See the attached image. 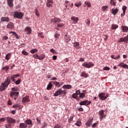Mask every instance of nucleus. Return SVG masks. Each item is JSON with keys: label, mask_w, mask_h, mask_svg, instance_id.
<instances>
[{"label": "nucleus", "mask_w": 128, "mask_h": 128, "mask_svg": "<svg viewBox=\"0 0 128 128\" xmlns=\"http://www.w3.org/2000/svg\"><path fill=\"white\" fill-rule=\"evenodd\" d=\"M84 4H86V6H88V8L92 7V4H90V2L86 1Z\"/></svg>", "instance_id": "34"}, {"label": "nucleus", "mask_w": 128, "mask_h": 128, "mask_svg": "<svg viewBox=\"0 0 128 128\" xmlns=\"http://www.w3.org/2000/svg\"><path fill=\"white\" fill-rule=\"evenodd\" d=\"M10 34H16L15 38H16V40H18L20 37H18V35L16 34V32H10Z\"/></svg>", "instance_id": "38"}, {"label": "nucleus", "mask_w": 128, "mask_h": 128, "mask_svg": "<svg viewBox=\"0 0 128 128\" xmlns=\"http://www.w3.org/2000/svg\"><path fill=\"white\" fill-rule=\"evenodd\" d=\"M10 84V77H7L4 82L1 84L0 86V92H3L6 88H8L9 84Z\"/></svg>", "instance_id": "1"}, {"label": "nucleus", "mask_w": 128, "mask_h": 128, "mask_svg": "<svg viewBox=\"0 0 128 128\" xmlns=\"http://www.w3.org/2000/svg\"><path fill=\"white\" fill-rule=\"evenodd\" d=\"M118 28V25L114 24L112 26V30H116Z\"/></svg>", "instance_id": "36"}, {"label": "nucleus", "mask_w": 128, "mask_h": 128, "mask_svg": "<svg viewBox=\"0 0 128 128\" xmlns=\"http://www.w3.org/2000/svg\"><path fill=\"white\" fill-rule=\"evenodd\" d=\"M120 55H118L117 56H115L114 55H112L111 58H113L114 60H118L120 58Z\"/></svg>", "instance_id": "30"}, {"label": "nucleus", "mask_w": 128, "mask_h": 128, "mask_svg": "<svg viewBox=\"0 0 128 128\" xmlns=\"http://www.w3.org/2000/svg\"><path fill=\"white\" fill-rule=\"evenodd\" d=\"M121 28H122V32H128V27L126 26H122L121 27Z\"/></svg>", "instance_id": "23"}, {"label": "nucleus", "mask_w": 128, "mask_h": 128, "mask_svg": "<svg viewBox=\"0 0 128 128\" xmlns=\"http://www.w3.org/2000/svg\"><path fill=\"white\" fill-rule=\"evenodd\" d=\"M62 94V88L58 90L54 94V96H58Z\"/></svg>", "instance_id": "12"}, {"label": "nucleus", "mask_w": 128, "mask_h": 128, "mask_svg": "<svg viewBox=\"0 0 128 128\" xmlns=\"http://www.w3.org/2000/svg\"><path fill=\"white\" fill-rule=\"evenodd\" d=\"M11 56H12V53H8L6 56L5 58L7 60H9Z\"/></svg>", "instance_id": "26"}, {"label": "nucleus", "mask_w": 128, "mask_h": 128, "mask_svg": "<svg viewBox=\"0 0 128 128\" xmlns=\"http://www.w3.org/2000/svg\"><path fill=\"white\" fill-rule=\"evenodd\" d=\"M44 34L43 32H40L38 34V36L41 38H44V36H42Z\"/></svg>", "instance_id": "41"}, {"label": "nucleus", "mask_w": 128, "mask_h": 128, "mask_svg": "<svg viewBox=\"0 0 128 128\" xmlns=\"http://www.w3.org/2000/svg\"><path fill=\"white\" fill-rule=\"evenodd\" d=\"M24 32H27L28 34H32V28L30 27H26L24 29Z\"/></svg>", "instance_id": "19"}, {"label": "nucleus", "mask_w": 128, "mask_h": 128, "mask_svg": "<svg viewBox=\"0 0 128 128\" xmlns=\"http://www.w3.org/2000/svg\"><path fill=\"white\" fill-rule=\"evenodd\" d=\"M80 76L86 78H88V74H86V72H82L80 74Z\"/></svg>", "instance_id": "17"}, {"label": "nucleus", "mask_w": 128, "mask_h": 128, "mask_svg": "<svg viewBox=\"0 0 128 128\" xmlns=\"http://www.w3.org/2000/svg\"><path fill=\"white\" fill-rule=\"evenodd\" d=\"M12 92H18V88L17 87H14L11 89Z\"/></svg>", "instance_id": "39"}, {"label": "nucleus", "mask_w": 128, "mask_h": 128, "mask_svg": "<svg viewBox=\"0 0 128 128\" xmlns=\"http://www.w3.org/2000/svg\"><path fill=\"white\" fill-rule=\"evenodd\" d=\"M50 52H52L53 54H56V52L54 50V48H52L50 50Z\"/></svg>", "instance_id": "62"}, {"label": "nucleus", "mask_w": 128, "mask_h": 128, "mask_svg": "<svg viewBox=\"0 0 128 128\" xmlns=\"http://www.w3.org/2000/svg\"><path fill=\"white\" fill-rule=\"evenodd\" d=\"M28 126L24 124V123H20L19 125L20 128H27Z\"/></svg>", "instance_id": "28"}, {"label": "nucleus", "mask_w": 128, "mask_h": 128, "mask_svg": "<svg viewBox=\"0 0 128 128\" xmlns=\"http://www.w3.org/2000/svg\"><path fill=\"white\" fill-rule=\"evenodd\" d=\"M66 92H68L66 90H62V94H64V96H66Z\"/></svg>", "instance_id": "52"}, {"label": "nucleus", "mask_w": 128, "mask_h": 128, "mask_svg": "<svg viewBox=\"0 0 128 128\" xmlns=\"http://www.w3.org/2000/svg\"><path fill=\"white\" fill-rule=\"evenodd\" d=\"M102 10L104 12H106L108 10V6H102Z\"/></svg>", "instance_id": "49"}, {"label": "nucleus", "mask_w": 128, "mask_h": 128, "mask_svg": "<svg viewBox=\"0 0 128 128\" xmlns=\"http://www.w3.org/2000/svg\"><path fill=\"white\" fill-rule=\"evenodd\" d=\"M72 98L74 99L76 98H78V94L76 93L73 94L72 95Z\"/></svg>", "instance_id": "48"}, {"label": "nucleus", "mask_w": 128, "mask_h": 128, "mask_svg": "<svg viewBox=\"0 0 128 128\" xmlns=\"http://www.w3.org/2000/svg\"><path fill=\"white\" fill-rule=\"evenodd\" d=\"M78 110H79V112H82L84 110V108H78Z\"/></svg>", "instance_id": "64"}, {"label": "nucleus", "mask_w": 128, "mask_h": 128, "mask_svg": "<svg viewBox=\"0 0 128 128\" xmlns=\"http://www.w3.org/2000/svg\"><path fill=\"white\" fill-rule=\"evenodd\" d=\"M122 10H123V13L121 14V16L122 18V16H124V14H126V6H124Z\"/></svg>", "instance_id": "21"}, {"label": "nucleus", "mask_w": 128, "mask_h": 128, "mask_svg": "<svg viewBox=\"0 0 128 128\" xmlns=\"http://www.w3.org/2000/svg\"><path fill=\"white\" fill-rule=\"evenodd\" d=\"M92 104V102L90 100H85L84 101H82L79 102V104L80 106H90Z\"/></svg>", "instance_id": "7"}, {"label": "nucleus", "mask_w": 128, "mask_h": 128, "mask_svg": "<svg viewBox=\"0 0 128 128\" xmlns=\"http://www.w3.org/2000/svg\"><path fill=\"white\" fill-rule=\"evenodd\" d=\"M46 58V56L44 54H41L40 56H38V60H42Z\"/></svg>", "instance_id": "31"}, {"label": "nucleus", "mask_w": 128, "mask_h": 128, "mask_svg": "<svg viewBox=\"0 0 128 128\" xmlns=\"http://www.w3.org/2000/svg\"><path fill=\"white\" fill-rule=\"evenodd\" d=\"M7 2L10 8H12L14 6V0H7Z\"/></svg>", "instance_id": "18"}, {"label": "nucleus", "mask_w": 128, "mask_h": 128, "mask_svg": "<svg viewBox=\"0 0 128 128\" xmlns=\"http://www.w3.org/2000/svg\"><path fill=\"white\" fill-rule=\"evenodd\" d=\"M64 26V24L62 23L61 24H57V26H58V28H62V26Z\"/></svg>", "instance_id": "46"}, {"label": "nucleus", "mask_w": 128, "mask_h": 128, "mask_svg": "<svg viewBox=\"0 0 128 128\" xmlns=\"http://www.w3.org/2000/svg\"><path fill=\"white\" fill-rule=\"evenodd\" d=\"M6 28H9V30H12L14 28V25L12 22H10L6 26Z\"/></svg>", "instance_id": "11"}, {"label": "nucleus", "mask_w": 128, "mask_h": 128, "mask_svg": "<svg viewBox=\"0 0 128 128\" xmlns=\"http://www.w3.org/2000/svg\"><path fill=\"white\" fill-rule=\"evenodd\" d=\"M92 120H94V118L88 119V120L86 123V126H88V128H90V124H92Z\"/></svg>", "instance_id": "16"}, {"label": "nucleus", "mask_w": 128, "mask_h": 128, "mask_svg": "<svg viewBox=\"0 0 128 128\" xmlns=\"http://www.w3.org/2000/svg\"><path fill=\"white\" fill-rule=\"evenodd\" d=\"M98 116H100V120H102L104 118H106V114H104V110H101L99 111Z\"/></svg>", "instance_id": "6"}, {"label": "nucleus", "mask_w": 128, "mask_h": 128, "mask_svg": "<svg viewBox=\"0 0 128 128\" xmlns=\"http://www.w3.org/2000/svg\"><path fill=\"white\" fill-rule=\"evenodd\" d=\"M52 84H54L55 86H58V84H60V82L54 81L52 82Z\"/></svg>", "instance_id": "50"}, {"label": "nucleus", "mask_w": 128, "mask_h": 128, "mask_svg": "<svg viewBox=\"0 0 128 128\" xmlns=\"http://www.w3.org/2000/svg\"><path fill=\"white\" fill-rule=\"evenodd\" d=\"M54 128H62V126L60 124H56Z\"/></svg>", "instance_id": "45"}, {"label": "nucleus", "mask_w": 128, "mask_h": 128, "mask_svg": "<svg viewBox=\"0 0 128 128\" xmlns=\"http://www.w3.org/2000/svg\"><path fill=\"white\" fill-rule=\"evenodd\" d=\"M52 84L49 83L47 86L46 90H52Z\"/></svg>", "instance_id": "32"}, {"label": "nucleus", "mask_w": 128, "mask_h": 128, "mask_svg": "<svg viewBox=\"0 0 128 128\" xmlns=\"http://www.w3.org/2000/svg\"><path fill=\"white\" fill-rule=\"evenodd\" d=\"M86 96V94H84V93H80L79 98H84Z\"/></svg>", "instance_id": "44"}, {"label": "nucleus", "mask_w": 128, "mask_h": 128, "mask_svg": "<svg viewBox=\"0 0 128 128\" xmlns=\"http://www.w3.org/2000/svg\"><path fill=\"white\" fill-rule=\"evenodd\" d=\"M75 125L76 126H82V122H80V120H78L76 123H75Z\"/></svg>", "instance_id": "29"}, {"label": "nucleus", "mask_w": 128, "mask_h": 128, "mask_svg": "<svg viewBox=\"0 0 128 128\" xmlns=\"http://www.w3.org/2000/svg\"><path fill=\"white\" fill-rule=\"evenodd\" d=\"M118 42H128V34L125 38H120L118 40Z\"/></svg>", "instance_id": "9"}, {"label": "nucleus", "mask_w": 128, "mask_h": 128, "mask_svg": "<svg viewBox=\"0 0 128 128\" xmlns=\"http://www.w3.org/2000/svg\"><path fill=\"white\" fill-rule=\"evenodd\" d=\"M62 88H64V89L70 90L72 86V85L70 84H66V85H64Z\"/></svg>", "instance_id": "22"}, {"label": "nucleus", "mask_w": 128, "mask_h": 128, "mask_svg": "<svg viewBox=\"0 0 128 128\" xmlns=\"http://www.w3.org/2000/svg\"><path fill=\"white\" fill-rule=\"evenodd\" d=\"M6 120L8 124H16V120L12 118L7 117Z\"/></svg>", "instance_id": "10"}, {"label": "nucleus", "mask_w": 128, "mask_h": 128, "mask_svg": "<svg viewBox=\"0 0 128 128\" xmlns=\"http://www.w3.org/2000/svg\"><path fill=\"white\" fill-rule=\"evenodd\" d=\"M23 16H24V14H22V12H16L14 14V17L16 18H18L19 20L22 18Z\"/></svg>", "instance_id": "5"}, {"label": "nucleus", "mask_w": 128, "mask_h": 128, "mask_svg": "<svg viewBox=\"0 0 128 128\" xmlns=\"http://www.w3.org/2000/svg\"><path fill=\"white\" fill-rule=\"evenodd\" d=\"M52 22H54V24H60V22H62V20L58 18H54L52 20Z\"/></svg>", "instance_id": "13"}, {"label": "nucleus", "mask_w": 128, "mask_h": 128, "mask_svg": "<svg viewBox=\"0 0 128 128\" xmlns=\"http://www.w3.org/2000/svg\"><path fill=\"white\" fill-rule=\"evenodd\" d=\"M32 58H38V54H34L32 56Z\"/></svg>", "instance_id": "55"}, {"label": "nucleus", "mask_w": 128, "mask_h": 128, "mask_svg": "<svg viewBox=\"0 0 128 128\" xmlns=\"http://www.w3.org/2000/svg\"><path fill=\"white\" fill-rule=\"evenodd\" d=\"M79 20L80 19L78 17L72 16L71 18V20L73 21V22L74 24H76Z\"/></svg>", "instance_id": "15"}, {"label": "nucleus", "mask_w": 128, "mask_h": 128, "mask_svg": "<svg viewBox=\"0 0 128 128\" xmlns=\"http://www.w3.org/2000/svg\"><path fill=\"white\" fill-rule=\"evenodd\" d=\"M112 12L114 16H116V14L117 12H118V9H112Z\"/></svg>", "instance_id": "27"}, {"label": "nucleus", "mask_w": 128, "mask_h": 128, "mask_svg": "<svg viewBox=\"0 0 128 128\" xmlns=\"http://www.w3.org/2000/svg\"><path fill=\"white\" fill-rule=\"evenodd\" d=\"M98 96L102 100H106L108 98V96H106V93L104 92L99 94Z\"/></svg>", "instance_id": "8"}, {"label": "nucleus", "mask_w": 128, "mask_h": 128, "mask_svg": "<svg viewBox=\"0 0 128 128\" xmlns=\"http://www.w3.org/2000/svg\"><path fill=\"white\" fill-rule=\"evenodd\" d=\"M6 128H11L12 125L10 124H6L4 125Z\"/></svg>", "instance_id": "47"}, {"label": "nucleus", "mask_w": 128, "mask_h": 128, "mask_svg": "<svg viewBox=\"0 0 128 128\" xmlns=\"http://www.w3.org/2000/svg\"><path fill=\"white\" fill-rule=\"evenodd\" d=\"M16 78H14V76H10V80H12V82H16Z\"/></svg>", "instance_id": "54"}, {"label": "nucleus", "mask_w": 128, "mask_h": 128, "mask_svg": "<svg viewBox=\"0 0 128 128\" xmlns=\"http://www.w3.org/2000/svg\"><path fill=\"white\" fill-rule=\"evenodd\" d=\"M65 38L66 42H68L70 40V38L68 36H65Z\"/></svg>", "instance_id": "43"}, {"label": "nucleus", "mask_w": 128, "mask_h": 128, "mask_svg": "<svg viewBox=\"0 0 128 128\" xmlns=\"http://www.w3.org/2000/svg\"><path fill=\"white\" fill-rule=\"evenodd\" d=\"M38 52V49H36V48L32 49L30 50V52H31V54H34L35 52Z\"/></svg>", "instance_id": "40"}, {"label": "nucleus", "mask_w": 128, "mask_h": 128, "mask_svg": "<svg viewBox=\"0 0 128 128\" xmlns=\"http://www.w3.org/2000/svg\"><path fill=\"white\" fill-rule=\"evenodd\" d=\"M48 126V123L44 122L43 126H42V128H44Z\"/></svg>", "instance_id": "60"}, {"label": "nucleus", "mask_w": 128, "mask_h": 128, "mask_svg": "<svg viewBox=\"0 0 128 128\" xmlns=\"http://www.w3.org/2000/svg\"><path fill=\"white\" fill-rule=\"evenodd\" d=\"M75 6H76L77 8H80V6H82V2L80 1L78 2H76L74 4Z\"/></svg>", "instance_id": "33"}, {"label": "nucleus", "mask_w": 128, "mask_h": 128, "mask_svg": "<svg viewBox=\"0 0 128 128\" xmlns=\"http://www.w3.org/2000/svg\"><path fill=\"white\" fill-rule=\"evenodd\" d=\"M35 14L37 16H40V12H38V8L35 10Z\"/></svg>", "instance_id": "42"}, {"label": "nucleus", "mask_w": 128, "mask_h": 128, "mask_svg": "<svg viewBox=\"0 0 128 128\" xmlns=\"http://www.w3.org/2000/svg\"><path fill=\"white\" fill-rule=\"evenodd\" d=\"M46 6H48V8H52V5L50 4V3L47 2Z\"/></svg>", "instance_id": "53"}, {"label": "nucleus", "mask_w": 128, "mask_h": 128, "mask_svg": "<svg viewBox=\"0 0 128 128\" xmlns=\"http://www.w3.org/2000/svg\"><path fill=\"white\" fill-rule=\"evenodd\" d=\"M18 94H20V92H10V98H14V100H16L18 98Z\"/></svg>", "instance_id": "3"}, {"label": "nucleus", "mask_w": 128, "mask_h": 128, "mask_svg": "<svg viewBox=\"0 0 128 128\" xmlns=\"http://www.w3.org/2000/svg\"><path fill=\"white\" fill-rule=\"evenodd\" d=\"M1 22H10V18H8V17H2Z\"/></svg>", "instance_id": "20"}, {"label": "nucleus", "mask_w": 128, "mask_h": 128, "mask_svg": "<svg viewBox=\"0 0 128 128\" xmlns=\"http://www.w3.org/2000/svg\"><path fill=\"white\" fill-rule=\"evenodd\" d=\"M110 68L108 66H105L103 68V70H110Z\"/></svg>", "instance_id": "51"}, {"label": "nucleus", "mask_w": 128, "mask_h": 128, "mask_svg": "<svg viewBox=\"0 0 128 128\" xmlns=\"http://www.w3.org/2000/svg\"><path fill=\"white\" fill-rule=\"evenodd\" d=\"M47 2L48 4H54L53 0H47Z\"/></svg>", "instance_id": "61"}, {"label": "nucleus", "mask_w": 128, "mask_h": 128, "mask_svg": "<svg viewBox=\"0 0 128 128\" xmlns=\"http://www.w3.org/2000/svg\"><path fill=\"white\" fill-rule=\"evenodd\" d=\"M25 124H28V126H30V124H32V120L28 119L24 121Z\"/></svg>", "instance_id": "25"}, {"label": "nucleus", "mask_w": 128, "mask_h": 128, "mask_svg": "<svg viewBox=\"0 0 128 128\" xmlns=\"http://www.w3.org/2000/svg\"><path fill=\"white\" fill-rule=\"evenodd\" d=\"M74 46L77 50H78L80 48V43L78 42H76L74 43Z\"/></svg>", "instance_id": "24"}, {"label": "nucleus", "mask_w": 128, "mask_h": 128, "mask_svg": "<svg viewBox=\"0 0 128 128\" xmlns=\"http://www.w3.org/2000/svg\"><path fill=\"white\" fill-rule=\"evenodd\" d=\"M12 108H18L20 106H18V104H15L12 106Z\"/></svg>", "instance_id": "59"}, {"label": "nucleus", "mask_w": 128, "mask_h": 128, "mask_svg": "<svg viewBox=\"0 0 128 128\" xmlns=\"http://www.w3.org/2000/svg\"><path fill=\"white\" fill-rule=\"evenodd\" d=\"M94 66L92 62H84V63L82 64V66H84L86 68H92Z\"/></svg>", "instance_id": "2"}, {"label": "nucleus", "mask_w": 128, "mask_h": 128, "mask_svg": "<svg viewBox=\"0 0 128 128\" xmlns=\"http://www.w3.org/2000/svg\"><path fill=\"white\" fill-rule=\"evenodd\" d=\"M30 102V96H25L24 98H22V104H26L28 102Z\"/></svg>", "instance_id": "4"}, {"label": "nucleus", "mask_w": 128, "mask_h": 128, "mask_svg": "<svg viewBox=\"0 0 128 128\" xmlns=\"http://www.w3.org/2000/svg\"><path fill=\"white\" fill-rule=\"evenodd\" d=\"M98 124V122H96L92 124V128H96V126Z\"/></svg>", "instance_id": "58"}, {"label": "nucleus", "mask_w": 128, "mask_h": 128, "mask_svg": "<svg viewBox=\"0 0 128 128\" xmlns=\"http://www.w3.org/2000/svg\"><path fill=\"white\" fill-rule=\"evenodd\" d=\"M16 84H20V80L18 79L16 81H15Z\"/></svg>", "instance_id": "57"}, {"label": "nucleus", "mask_w": 128, "mask_h": 128, "mask_svg": "<svg viewBox=\"0 0 128 128\" xmlns=\"http://www.w3.org/2000/svg\"><path fill=\"white\" fill-rule=\"evenodd\" d=\"M10 68V67H8V66H4L2 70H6V72H8V69Z\"/></svg>", "instance_id": "37"}, {"label": "nucleus", "mask_w": 128, "mask_h": 128, "mask_svg": "<svg viewBox=\"0 0 128 128\" xmlns=\"http://www.w3.org/2000/svg\"><path fill=\"white\" fill-rule=\"evenodd\" d=\"M74 118V115L72 114L70 116V118L68 120V122L69 124H70V122H72V120H73Z\"/></svg>", "instance_id": "35"}, {"label": "nucleus", "mask_w": 128, "mask_h": 128, "mask_svg": "<svg viewBox=\"0 0 128 128\" xmlns=\"http://www.w3.org/2000/svg\"><path fill=\"white\" fill-rule=\"evenodd\" d=\"M86 24H88V26L90 24V20L88 19L87 20Z\"/></svg>", "instance_id": "63"}, {"label": "nucleus", "mask_w": 128, "mask_h": 128, "mask_svg": "<svg viewBox=\"0 0 128 128\" xmlns=\"http://www.w3.org/2000/svg\"><path fill=\"white\" fill-rule=\"evenodd\" d=\"M22 54H24V56H28V53L24 50L22 51Z\"/></svg>", "instance_id": "56"}, {"label": "nucleus", "mask_w": 128, "mask_h": 128, "mask_svg": "<svg viewBox=\"0 0 128 128\" xmlns=\"http://www.w3.org/2000/svg\"><path fill=\"white\" fill-rule=\"evenodd\" d=\"M118 66H121V68H126V70H128V65L124 64L122 62L120 63Z\"/></svg>", "instance_id": "14"}]
</instances>
